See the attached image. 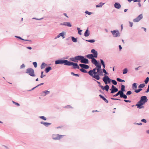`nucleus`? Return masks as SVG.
I'll list each match as a JSON object with an SVG mask.
<instances>
[{
  "mask_svg": "<svg viewBox=\"0 0 149 149\" xmlns=\"http://www.w3.org/2000/svg\"><path fill=\"white\" fill-rule=\"evenodd\" d=\"M33 64L35 68H36L37 66V63L36 62H33Z\"/></svg>",
  "mask_w": 149,
  "mask_h": 149,
  "instance_id": "nucleus-45",
  "label": "nucleus"
},
{
  "mask_svg": "<svg viewBox=\"0 0 149 149\" xmlns=\"http://www.w3.org/2000/svg\"><path fill=\"white\" fill-rule=\"evenodd\" d=\"M80 70L81 72H84V73H86L87 72L86 70H85V69H83V68L80 69Z\"/></svg>",
  "mask_w": 149,
  "mask_h": 149,
  "instance_id": "nucleus-33",
  "label": "nucleus"
},
{
  "mask_svg": "<svg viewBox=\"0 0 149 149\" xmlns=\"http://www.w3.org/2000/svg\"><path fill=\"white\" fill-rule=\"evenodd\" d=\"M47 66V65L46 64L44 63H43L41 65V68L42 69H43L45 68V67Z\"/></svg>",
  "mask_w": 149,
  "mask_h": 149,
  "instance_id": "nucleus-22",
  "label": "nucleus"
},
{
  "mask_svg": "<svg viewBox=\"0 0 149 149\" xmlns=\"http://www.w3.org/2000/svg\"><path fill=\"white\" fill-rule=\"evenodd\" d=\"M37 86H36L35 87H34V88H32V89H31V90H29V91H32V90H33V89H34L35 88H37Z\"/></svg>",
  "mask_w": 149,
  "mask_h": 149,
  "instance_id": "nucleus-56",
  "label": "nucleus"
},
{
  "mask_svg": "<svg viewBox=\"0 0 149 149\" xmlns=\"http://www.w3.org/2000/svg\"><path fill=\"white\" fill-rule=\"evenodd\" d=\"M110 90L111 91V93H113L118 91V88H115V86L113 85H112L111 87V88L110 89Z\"/></svg>",
  "mask_w": 149,
  "mask_h": 149,
  "instance_id": "nucleus-10",
  "label": "nucleus"
},
{
  "mask_svg": "<svg viewBox=\"0 0 149 149\" xmlns=\"http://www.w3.org/2000/svg\"><path fill=\"white\" fill-rule=\"evenodd\" d=\"M15 37L16 38H19L21 40H25V41H29L30 42H31V40H24V39H22V38L20 37H19V36H15Z\"/></svg>",
  "mask_w": 149,
  "mask_h": 149,
  "instance_id": "nucleus-24",
  "label": "nucleus"
},
{
  "mask_svg": "<svg viewBox=\"0 0 149 149\" xmlns=\"http://www.w3.org/2000/svg\"><path fill=\"white\" fill-rule=\"evenodd\" d=\"M109 88V86L108 85H106L104 88V90H105L107 91H108V90Z\"/></svg>",
  "mask_w": 149,
  "mask_h": 149,
  "instance_id": "nucleus-29",
  "label": "nucleus"
},
{
  "mask_svg": "<svg viewBox=\"0 0 149 149\" xmlns=\"http://www.w3.org/2000/svg\"><path fill=\"white\" fill-rule=\"evenodd\" d=\"M77 30L78 31V33L79 34L81 35V31H82V30H80V29L79 28H77Z\"/></svg>",
  "mask_w": 149,
  "mask_h": 149,
  "instance_id": "nucleus-31",
  "label": "nucleus"
},
{
  "mask_svg": "<svg viewBox=\"0 0 149 149\" xmlns=\"http://www.w3.org/2000/svg\"><path fill=\"white\" fill-rule=\"evenodd\" d=\"M100 86V87L103 90H104V87L102 86Z\"/></svg>",
  "mask_w": 149,
  "mask_h": 149,
  "instance_id": "nucleus-60",
  "label": "nucleus"
},
{
  "mask_svg": "<svg viewBox=\"0 0 149 149\" xmlns=\"http://www.w3.org/2000/svg\"><path fill=\"white\" fill-rule=\"evenodd\" d=\"M63 127V126H59V127H56V128L57 129H58V128H62V127Z\"/></svg>",
  "mask_w": 149,
  "mask_h": 149,
  "instance_id": "nucleus-59",
  "label": "nucleus"
},
{
  "mask_svg": "<svg viewBox=\"0 0 149 149\" xmlns=\"http://www.w3.org/2000/svg\"><path fill=\"white\" fill-rule=\"evenodd\" d=\"M111 81H112V83L113 84H114L115 85H116L117 84V83L116 81L113 80H111Z\"/></svg>",
  "mask_w": 149,
  "mask_h": 149,
  "instance_id": "nucleus-40",
  "label": "nucleus"
},
{
  "mask_svg": "<svg viewBox=\"0 0 149 149\" xmlns=\"http://www.w3.org/2000/svg\"><path fill=\"white\" fill-rule=\"evenodd\" d=\"M39 118H40L44 120H46V118L43 116H40L39 117Z\"/></svg>",
  "mask_w": 149,
  "mask_h": 149,
  "instance_id": "nucleus-42",
  "label": "nucleus"
},
{
  "mask_svg": "<svg viewBox=\"0 0 149 149\" xmlns=\"http://www.w3.org/2000/svg\"><path fill=\"white\" fill-rule=\"evenodd\" d=\"M100 61H101V63L102 65H103L104 64V62L102 59H100Z\"/></svg>",
  "mask_w": 149,
  "mask_h": 149,
  "instance_id": "nucleus-55",
  "label": "nucleus"
},
{
  "mask_svg": "<svg viewBox=\"0 0 149 149\" xmlns=\"http://www.w3.org/2000/svg\"><path fill=\"white\" fill-rule=\"evenodd\" d=\"M149 80V78L148 77H147L145 81V82L146 84H147Z\"/></svg>",
  "mask_w": 149,
  "mask_h": 149,
  "instance_id": "nucleus-35",
  "label": "nucleus"
},
{
  "mask_svg": "<svg viewBox=\"0 0 149 149\" xmlns=\"http://www.w3.org/2000/svg\"><path fill=\"white\" fill-rule=\"evenodd\" d=\"M114 7L117 9H119L121 7V6L119 3H116L114 4Z\"/></svg>",
  "mask_w": 149,
  "mask_h": 149,
  "instance_id": "nucleus-17",
  "label": "nucleus"
},
{
  "mask_svg": "<svg viewBox=\"0 0 149 149\" xmlns=\"http://www.w3.org/2000/svg\"><path fill=\"white\" fill-rule=\"evenodd\" d=\"M62 25H65L68 27H71L72 26L70 22H64L60 24Z\"/></svg>",
  "mask_w": 149,
  "mask_h": 149,
  "instance_id": "nucleus-14",
  "label": "nucleus"
},
{
  "mask_svg": "<svg viewBox=\"0 0 149 149\" xmlns=\"http://www.w3.org/2000/svg\"><path fill=\"white\" fill-rule=\"evenodd\" d=\"M89 35L88 30L87 29L84 33V36L86 37H87L89 36Z\"/></svg>",
  "mask_w": 149,
  "mask_h": 149,
  "instance_id": "nucleus-23",
  "label": "nucleus"
},
{
  "mask_svg": "<svg viewBox=\"0 0 149 149\" xmlns=\"http://www.w3.org/2000/svg\"><path fill=\"white\" fill-rule=\"evenodd\" d=\"M82 63L88 64V59L85 58H84L83 56V58H82L80 61Z\"/></svg>",
  "mask_w": 149,
  "mask_h": 149,
  "instance_id": "nucleus-13",
  "label": "nucleus"
},
{
  "mask_svg": "<svg viewBox=\"0 0 149 149\" xmlns=\"http://www.w3.org/2000/svg\"><path fill=\"white\" fill-rule=\"evenodd\" d=\"M129 23L130 24V26L131 27H132L133 25V23L132 22H129Z\"/></svg>",
  "mask_w": 149,
  "mask_h": 149,
  "instance_id": "nucleus-54",
  "label": "nucleus"
},
{
  "mask_svg": "<svg viewBox=\"0 0 149 149\" xmlns=\"http://www.w3.org/2000/svg\"><path fill=\"white\" fill-rule=\"evenodd\" d=\"M91 62L96 66V67L93 69V70H90L88 73L92 77L97 80H99L100 79V76L101 75L102 73V71H100L101 65L94 58L92 59Z\"/></svg>",
  "mask_w": 149,
  "mask_h": 149,
  "instance_id": "nucleus-1",
  "label": "nucleus"
},
{
  "mask_svg": "<svg viewBox=\"0 0 149 149\" xmlns=\"http://www.w3.org/2000/svg\"><path fill=\"white\" fill-rule=\"evenodd\" d=\"M64 32H62L61 33H59L57 37L55 38V39L59 38L61 36L63 37V38H64Z\"/></svg>",
  "mask_w": 149,
  "mask_h": 149,
  "instance_id": "nucleus-16",
  "label": "nucleus"
},
{
  "mask_svg": "<svg viewBox=\"0 0 149 149\" xmlns=\"http://www.w3.org/2000/svg\"><path fill=\"white\" fill-rule=\"evenodd\" d=\"M27 48L29 49H32V48L31 47H27Z\"/></svg>",
  "mask_w": 149,
  "mask_h": 149,
  "instance_id": "nucleus-62",
  "label": "nucleus"
},
{
  "mask_svg": "<svg viewBox=\"0 0 149 149\" xmlns=\"http://www.w3.org/2000/svg\"><path fill=\"white\" fill-rule=\"evenodd\" d=\"M26 73H28L32 77L35 76L34 70L31 68L27 69Z\"/></svg>",
  "mask_w": 149,
  "mask_h": 149,
  "instance_id": "nucleus-4",
  "label": "nucleus"
},
{
  "mask_svg": "<svg viewBox=\"0 0 149 149\" xmlns=\"http://www.w3.org/2000/svg\"><path fill=\"white\" fill-rule=\"evenodd\" d=\"M125 86L124 85H122L121 86V91H119L122 93H123V92L125 91Z\"/></svg>",
  "mask_w": 149,
  "mask_h": 149,
  "instance_id": "nucleus-18",
  "label": "nucleus"
},
{
  "mask_svg": "<svg viewBox=\"0 0 149 149\" xmlns=\"http://www.w3.org/2000/svg\"><path fill=\"white\" fill-rule=\"evenodd\" d=\"M71 74L74 76H77L78 77L79 76V75H78V74H75L73 72H71Z\"/></svg>",
  "mask_w": 149,
  "mask_h": 149,
  "instance_id": "nucleus-46",
  "label": "nucleus"
},
{
  "mask_svg": "<svg viewBox=\"0 0 149 149\" xmlns=\"http://www.w3.org/2000/svg\"><path fill=\"white\" fill-rule=\"evenodd\" d=\"M137 124L139 125H142V123H138Z\"/></svg>",
  "mask_w": 149,
  "mask_h": 149,
  "instance_id": "nucleus-64",
  "label": "nucleus"
},
{
  "mask_svg": "<svg viewBox=\"0 0 149 149\" xmlns=\"http://www.w3.org/2000/svg\"><path fill=\"white\" fill-rule=\"evenodd\" d=\"M100 5H97L96 6V7H102V6L104 4V3H100Z\"/></svg>",
  "mask_w": 149,
  "mask_h": 149,
  "instance_id": "nucleus-39",
  "label": "nucleus"
},
{
  "mask_svg": "<svg viewBox=\"0 0 149 149\" xmlns=\"http://www.w3.org/2000/svg\"><path fill=\"white\" fill-rule=\"evenodd\" d=\"M134 91L136 93H138L140 92L139 89L135 90Z\"/></svg>",
  "mask_w": 149,
  "mask_h": 149,
  "instance_id": "nucleus-53",
  "label": "nucleus"
},
{
  "mask_svg": "<svg viewBox=\"0 0 149 149\" xmlns=\"http://www.w3.org/2000/svg\"><path fill=\"white\" fill-rule=\"evenodd\" d=\"M85 13L86 14L88 15H90L92 13H91L90 12H88V11H86Z\"/></svg>",
  "mask_w": 149,
  "mask_h": 149,
  "instance_id": "nucleus-50",
  "label": "nucleus"
},
{
  "mask_svg": "<svg viewBox=\"0 0 149 149\" xmlns=\"http://www.w3.org/2000/svg\"><path fill=\"white\" fill-rule=\"evenodd\" d=\"M124 101L126 102H131V101H130V100H124Z\"/></svg>",
  "mask_w": 149,
  "mask_h": 149,
  "instance_id": "nucleus-52",
  "label": "nucleus"
},
{
  "mask_svg": "<svg viewBox=\"0 0 149 149\" xmlns=\"http://www.w3.org/2000/svg\"><path fill=\"white\" fill-rule=\"evenodd\" d=\"M142 29H143L145 31H146V28L144 27H142Z\"/></svg>",
  "mask_w": 149,
  "mask_h": 149,
  "instance_id": "nucleus-61",
  "label": "nucleus"
},
{
  "mask_svg": "<svg viewBox=\"0 0 149 149\" xmlns=\"http://www.w3.org/2000/svg\"><path fill=\"white\" fill-rule=\"evenodd\" d=\"M86 41L88 42L91 43L94 42L95 41V40H86Z\"/></svg>",
  "mask_w": 149,
  "mask_h": 149,
  "instance_id": "nucleus-37",
  "label": "nucleus"
},
{
  "mask_svg": "<svg viewBox=\"0 0 149 149\" xmlns=\"http://www.w3.org/2000/svg\"><path fill=\"white\" fill-rule=\"evenodd\" d=\"M41 123L47 126L51 124L50 123L46 122H41Z\"/></svg>",
  "mask_w": 149,
  "mask_h": 149,
  "instance_id": "nucleus-26",
  "label": "nucleus"
},
{
  "mask_svg": "<svg viewBox=\"0 0 149 149\" xmlns=\"http://www.w3.org/2000/svg\"><path fill=\"white\" fill-rule=\"evenodd\" d=\"M132 87H134L135 89L136 88H137L136 84V83H134L132 84Z\"/></svg>",
  "mask_w": 149,
  "mask_h": 149,
  "instance_id": "nucleus-38",
  "label": "nucleus"
},
{
  "mask_svg": "<svg viewBox=\"0 0 149 149\" xmlns=\"http://www.w3.org/2000/svg\"><path fill=\"white\" fill-rule=\"evenodd\" d=\"M79 65L83 69H87L89 68V66L87 65L80 64H79Z\"/></svg>",
  "mask_w": 149,
  "mask_h": 149,
  "instance_id": "nucleus-12",
  "label": "nucleus"
},
{
  "mask_svg": "<svg viewBox=\"0 0 149 149\" xmlns=\"http://www.w3.org/2000/svg\"><path fill=\"white\" fill-rule=\"evenodd\" d=\"M111 99L112 100H120V99H116V98H111Z\"/></svg>",
  "mask_w": 149,
  "mask_h": 149,
  "instance_id": "nucleus-57",
  "label": "nucleus"
},
{
  "mask_svg": "<svg viewBox=\"0 0 149 149\" xmlns=\"http://www.w3.org/2000/svg\"><path fill=\"white\" fill-rule=\"evenodd\" d=\"M99 96L106 103H108V101L105 98H104L102 95H99Z\"/></svg>",
  "mask_w": 149,
  "mask_h": 149,
  "instance_id": "nucleus-20",
  "label": "nucleus"
},
{
  "mask_svg": "<svg viewBox=\"0 0 149 149\" xmlns=\"http://www.w3.org/2000/svg\"><path fill=\"white\" fill-rule=\"evenodd\" d=\"M103 71L107 75L108 74V73L106 72V70L104 69H103Z\"/></svg>",
  "mask_w": 149,
  "mask_h": 149,
  "instance_id": "nucleus-48",
  "label": "nucleus"
},
{
  "mask_svg": "<svg viewBox=\"0 0 149 149\" xmlns=\"http://www.w3.org/2000/svg\"><path fill=\"white\" fill-rule=\"evenodd\" d=\"M146 100L147 97L146 96H142L141 97L140 100L136 105V106H137L138 108L140 109L143 108V106L142 105L144 104L145 103L147 102V101Z\"/></svg>",
  "mask_w": 149,
  "mask_h": 149,
  "instance_id": "nucleus-2",
  "label": "nucleus"
},
{
  "mask_svg": "<svg viewBox=\"0 0 149 149\" xmlns=\"http://www.w3.org/2000/svg\"><path fill=\"white\" fill-rule=\"evenodd\" d=\"M119 49H120V50H121V49H122V47H121V45H119Z\"/></svg>",
  "mask_w": 149,
  "mask_h": 149,
  "instance_id": "nucleus-63",
  "label": "nucleus"
},
{
  "mask_svg": "<svg viewBox=\"0 0 149 149\" xmlns=\"http://www.w3.org/2000/svg\"><path fill=\"white\" fill-rule=\"evenodd\" d=\"M141 1L140 0H135L134 1V2H140Z\"/></svg>",
  "mask_w": 149,
  "mask_h": 149,
  "instance_id": "nucleus-58",
  "label": "nucleus"
},
{
  "mask_svg": "<svg viewBox=\"0 0 149 149\" xmlns=\"http://www.w3.org/2000/svg\"><path fill=\"white\" fill-rule=\"evenodd\" d=\"M122 94V93L121 92H120V91H119L115 95H113V97H116L117 96H118L119 95H120H120L121 94Z\"/></svg>",
  "mask_w": 149,
  "mask_h": 149,
  "instance_id": "nucleus-28",
  "label": "nucleus"
},
{
  "mask_svg": "<svg viewBox=\"0 0 149 149\" xmlns=\"http://www.w3.org/2000/svg\"><path fill=\"white\" fill-rule=\"evenodd\" d=\"M52 70V68L51 67H48L46 68L45 70V71L46 73H48L49 71L50 70Z\"/></svg>",
  "mask_w": 149,
  "mask_h": 149,
  "instance_id": "nucleus-21",
  "label": "nucleus"
},
{
  "mask_svg": "<svg viewBox=\"0 0 149 149\" xmlns=\"http://www.w3.org/2000/svg\"><path fill=\"white\" fill-rule=\"evenodd\" d=\"M91 52L93 54V56L94 58H97V52L94 49H92Z\"/></svg>",
  "mask_w": 149,
  "mask_h": 149,
  "instance_id": "nucleus-11",
  "label": "nucleus"
},
{
  "mask_svg": "<svg viewBox=\"0 0 149 149\" xmlns=\"http://www.w3.org/2000/svg\"><path fill=\"white\" fill-rule=\"evenodd\" d=\"M66 65H73V68L74 69H79V67L77 63H74L68 61L67 63L66 64Z\"/></svg>",
  "mask_w": 149,
  "mask_h": 149,
  "instance_id": "nucleus-3",
  "label": "nucleus"
},
{
  "mask_svg": "<svg viewBox=\"0 0 149 149\" xmlns=\"http://www.w3.org/2000/svg\"><path fill=\"white\" fill-rule=\"evenodd\" d=\"M70 60L74 62H77L76 59H75V57L74 58H70Z\"/></svg>",
  "mask_w": 149,
  "mask_h": 149,
  "instance_id": "nucleus-43",
  "label": "nucleus"
},
{
  "mask_svg": "<svg viewBox=\"0 0 149 149\" xmlns=\"http://www.w3.org/2000/svg\"><path fill=\"white\" fill-rule=\"evenodd\" d=\"M131 93H132L130 91H129L127 92L126 94L127 95H130V94H131Z\"/></svg>",
  "mask_w": 149,
  "mask_h": 149,
  "instance_id": "nucleus-44",
  "label": "nucleus"
},
{
  "mask_svg": "<svg viewBox=\"0 0 149 149\" xmlns=\"http://www.w3.org/2000/svg\"><path fill=\"white\" fill-rule=\"evenodd\" d=\"M25 65H24V64H23L20 66L21 68H25Z\"/></svg>",
  "mask_w": 149,
  "mask_h": 149,
  "instance_id": "nucleus-49",
  "label": "nucleus"
},
{
  "mask_svg": "<svg viewBox=\"0 0 149 149\" xmlns=\"http://www.w3.org/2000/svg\"><path fill=\"white\" fill-rule=\"evenodd\" d=\"M86 57L89 59H92V58H93L94 57L93 56V55L92 54H89L87 55H86Z\"/></svg>",
  "mask_w": 149,
  "mask_h": 149,
  "instance_id": "nucleus-19",
  "label": "nucleus"
},
{
  "mask_svg": "<svg viewBox=\"0 0 149 149\" xmlns=\"http://www.w3.org/2000/svg\"><path fill=\"white\" fill-rule=\"evenodd\" d=\"M83 58V56H75V59L77 61L78 60H80L81 61V59Z\"/></svg>",
  "mask_w": 149,
  "mask_h": 149,
  "instance_id": "nucleus-15",
  "label": "nucleus"
},
{
  "mask_svg": "<svg viewBox=\"0 0 149 149\" xmlns=\"http://www.w3.org/2000/svg\"><path fill=\"white\" fill-rule=\"evenodd\" d=\"M145 86V84H141L139 85V88H142L144 87Z\"/></svg>",
  "mask_w": 149,
  "mask_h": 149,
  "instance_id": "nucleus-30",
  "label": "nucleus"
},
{
  "mask_svg": "<svg viewBox=\"0 0 149 149\" xmlns=\"http://www.w3.org/2000/svg\"><path fill=\"white\" fill-rule=\"evenodd\" d=\"M123 74H125L127 72L128 70L127 68H125L123 71Z\"/></svg>",
  "mask_w": 149,
  "mask_h": 149,
  "instance_id": "nucleus-32",
  "label": "nucleus"
},
{
  "mask_svg": "<svg viewBox=\"0 0 149 149\" xmlns=\"http://www.w3.org/2000/svg\"><path fill=\"white\" fill-rule=\"evenodd\" d=\"M141 121L143 122L144 123H146V120L145 119H143L141 120Z\"/></svg>",
  "mask_w": 149,
  "mask_h": 149,
  "instance_id": "nucleus-51",
  "label": "nucleus"
},
{
  "mask_svg": "<svg viewBox=\"0 0 149 149\" xmlns=\"http://www.w3.org/2000/svg\"><path fill=\"white\" fill-rule=\"evenodd\" d=\"M72 40L74 42H77V39L74 37H72Z\"/></svg>",
  "mask_w": 149,
  "mask_h": 149,
  "instance_id": "nucleus-36",
  "label": "nucleus"
},
{
  "mask_svg": "<svg viewBox=\"0 0 149 149\" xmlns=\"http://www.w3.org/2000/svg\"><path fill=\"white\" fill-rule=\"evenodd\" d=\"M117 81L120 82H125V81L124 80L121 79L119 78H117Z\"/></svg>",
  "mask_w": 149,
  "mask_h": 149,
  "instance_id": "nucleus-34",
  "label": "nucleus"
},
{
  "mask_svg": "<svg viewBox=\"0 0 149 149\" xmlns=\"http://www.w3.org/2000/svg\"><path fill=\"white\" fill-rule=\"evenodd\" d=\"M120 97H123L124 99H127V95L124 94V93H122L120 95Z\"/></svg>",
  "mask_w": 149,
  "mask_h": 149,
  "instance_id": "nucleus-25",
  "label": "nucleus"
},
{
  "mask_svg": "<svg viewBox=\"0 0 149 149\" xmlns=\"http://www.w3.org/2000/svg\"><path fill=\"white\" fill-rule=\"evenodd\" d=\"M68 61L67 60H58L55 61V64H63L64 63V64L66 65V64L68 63Z\"/></svg>",
  "mask_w": 149,
  "mask_h": 149,
  "instance_id": "nucleus-6",
  "label": "nucleus"
},
{
  "mask_svg": "<svg viewBox=\"0 0 149 149\" xmlns=\"http://www.w3.org/2000/svg\"><path fill=\"white\" fill-rule=\"evenodd\" d=\"M49 91H44L42 92L43 95L44 96H45L46 94L49 93Z\"/></svg>",
  "mask_w": 149,
  "mask_h": 149,
  "instance_id": "nucleus-27",
  "label": "nucleus"
},
{
  "mask_svg": "<svg viewBox=\"0 0 149 149\" xmlns=\"http://www.w3.org/2000/svg\"><path fill=\"white\" fill-rule=\"evenodd\" d=\"M65 136V135H61L59 134H54L52 135V138L54 140H59Z\"/></svg>",
  "mask_w": 149,
  "mask_h": 149,
  "instance_id": "nucleus-5",
  "label": "nucleus"
},
{
  "mask_svg": "<svg viewBox=\"0 0 149 149\" xmlns=\"http://www.w3.org/2000/svg\"><path fill=\"white\" fill-rule=\"evenodd\" d=\"M12 102L13 104H15L16 105H17V106H20V104L19 103H17V102H16L13 101H12Z\"/></svg>",
  "mask_w": 149,
  "mask_h": 149,
  "instance_id": "nucleus-41",
  "label": "nucleus"
},
{
  "mask_svg": "<svg viewBox=\"0 0 149 149\" xmlns=\"http://www.w3.org/2000/svg\"><path fill=\"white\" fill-rule=\"evenodd\" d=\"M103 80L106 84H107L108 82L109 83H110L111 81L109 77L106 75L103 78Z\"/></svg>",
  "mask_w": 149,
  "mask_h": 149,
  "instance_id": "nucleus-7",
  "label": "nucleus"
},
{
  "mask_svg": "<svg viewBox=\"0 0 149 149\" xmlns=\"http://www.w3.org/2000/svg\"><path fill=\"white\" fill-rule=\"evenodd\" d=\"M113 37H116L120 36L118 30H116L111 31Z\"/></svg>",
  "mask_w": 149,
  "mask_h": 149,
  "instance_id": "nucleus-8",
  "label": "nucleus"
},
{
  "mask_svg": "<svg viewBox=\"0 0 149 149\" xmlns=\"http://www.w3.org/2000/svg\"><path fill=\"white\" fill-rule=\"evenodd\" d=\"M43 73H44L43 72V71L42 72H41V75L40 77L41 78H42L43 77H44L45 76V75H43Z\"/></svg>",
  "mask_w": 149,
  "mask_h": 149,
  "instance_id": "nucleus-47",
  "label": "nucleus"
},
{
  "mask_svg": "<svg viewBox=\"0 0 149 149\" xmlns=\"http://www.w3.org/2000/svg\"><path fill=\"white\" fill-rule=\"evenodd\" d=\"M143 17L142 15V14L140 15L137 17L133 20V21L134 22H139Z\"/></svg>",
  "mask_w": 149,
  "mask_h": 149,
  "instance_id": "nucleus-9",
  "label": "nucleus"
}]
</instances>
